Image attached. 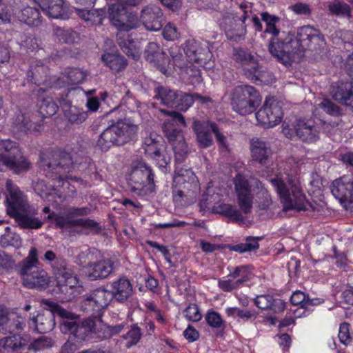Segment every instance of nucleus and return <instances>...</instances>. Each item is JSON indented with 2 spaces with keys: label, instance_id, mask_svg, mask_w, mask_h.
Instances as JSON below:
<instances>
[{
  "label": "nucleus",
  "instance_id": "obj_59",
  "mask_svg": "<svg viewBox=\"0 0 353 353\" xmlns=\"http://www.w3.org/2000/svg\"><path fill=\"white\" fill-rule=\"evenodd\" d=\"M200 48V43L194 40H188L185 42L183 52L188 57L190 63L195 60Z\"/></svg>",
  "mask_w": 353,
  "mask_h": 353
},
{
  "label": "nucleus",
  "instance_id": "obj_23",
  "mask_svg": "<svg viewBox=\"0 0 353 353\" xmlns=\"http://www.w3.org/2000/svg\"><path fill=\"white\" fill-rule=\"evenodd\" d=\"M41 121L37 115L19 112L16 115L12 123V131L15 134H26L28 131L39 130Z\"/></svg>",
  "mask_w": 353,
  "mask_h": 353
},
{
  "label": "nucleus",
  "instance_id": "obj_13",
  "mask_svg": "<svg viewBox=\"0 0 353 353\" xmlns=\"http://www.w3.org/2000/svg\"><path fill=\"white\" fill-rule=\"evenodd\" d=\"M239 8L242 14L239 18L230 16L224 17L221 24L228 39L231 41H239L244 39L247 32L245 23L251 14L250 6L245 3H241Z\"/></svg>",
  "mask_w": 353,
  "mask_h": 353
},
{
  "label": "nucleus",
  "instance_id": "obj_31",
  "mask_svg": "<svg viewBox=\"0 0 353 353\" xmlns=\"http://www.w3.org/2000/svg\"><path fill=\"white\" fill-rule=\"evenodd\" d=\"M114 263L110 259L101 260L91 264L88 277L92 281L107 278L113 270Z\"/></svg>",
  "mask_w": 353,
  "mask_h": 353
},
{
  "label": "nucleus",
  "instance_id": "obj_17",
  "mask_svg": "<svg viewBox=\"0 0 353 353\" xmlns=\"http://www.w3.org/2000/svg\"><path fill=\"white\" fill-rule=\"evenodd\" d=\"M161 112L168 116L162 124L163 134L168 141L172 145L174 142L184 139L181 130L178 128L179 125L186 126L183 116L174 110H161Z\"/></svg>",
  "mask_w": 353,
  "mask_h": 353
},
{
  "label": "nucleus",
  "instance_id": "obj_42",
  "mask_svg": "<svg viewBox=\"0 0 353 353\" xmlns=\"http://www.w3.org/2000/svg\"><path fill=\"white\" fill-rule=\"evenodd\" d=\"M109 19L112 24L115 26L119 31H125L126 11L120 10L115 8V6L112 5L108 8Z\"/></svg>",
  "mask_w": 353,
  "mask_h": 353
},
{
  "label": "nucleus",
  "instance_id": "obj_61",
  "mask_svg": "<svg viewBox=\"0 0 353 353\" xmlns=\"http://www.w3.org/2000/svg\"><path fill=\"white\" fill-rule=\"evenodd\" d=\"M325 45V41L323 34L319 30L316 29V32L313 33L310 43L307 49L310 50H316L323 48Z\"/></svg>",
  "mask_w": 353,
  "mask_h": 353
},
{
  "label": "nucleus",
  "instance_id": "obj_43",
  "mask_svg": "<svg viewBox=\"0 0 353 353\" xmlns=\"http://www.w3.org/2000/svg\"><path fill=\"white\" fill-rule=\"evenodd\" d=\"M58 110V105L50 98L43 99L39 104V111L34 114L39 121H43L44 118H47L54 115Z\"/></svg>",
  "mask_w": 353,
  "mask_h": 353
},
{
  "label": "nucleus",
  "instance_id": "obj_22",
  "mask_svg": "<svg viewBox=\"0 0 353 353\" xmlns=\"http://www.w3.org/2000/svg\"><path fill=\"white\" fill-rule=\"evenodd\" d=\"M109 286L113 300L119 303H126L133 294L132 285L125 277H120Z\"/></svg>",
  "mask_w": 353,
  "mask_h": 353
},
{
  "label": "nucleus",
  "instance_id": "obj_26",
  "mask_svg": "<svg viewBox=\"0 0 353 353\" xmlns=\"http://www.w3.org/2000/svg\"><path fill=\"white\" fill-rule=\"evenodd\" d=\"M250 151L252 160L261 165H265L272 155L270 147L266 141L258 137L250 140Z\"/></svg>",
  "mask_w": 353,
  "mask_h": 353
},
{
  "label": "nucleus",
  "instance_id": "obj_48",
  "mask_svg": "<svg viewBox=\"0 0 353 353\" xmlns=\"http://www.w3.org/2000/svg\"><path fill=\"white\" fill-rule=\"evenodd\" d=\"M214 211L237 222H242L244 219L241 212L235 206L230 204H220L215 207Z\"/></svg>",
  "mask_w": 353,
  "mask_h": 353
},
{
  "label": "nucleus",
  "instance_id": "obj_51",
  "mask_svg": "<svg viewBox=\"0 0 353 353\" xmlns=\"http://www.w3.org/2000/svg\"><path fill=\"white\" fill-rule=\"evenodd\" d=\"M47 219L53 220L55 225L59 228H69L77 226V219H72L68 212L66 216H60L53 212L48 216Z\"/></svg>",
  "mask_w": 353,
  "mask_h": 353
},
{
  "label": "nucleus",
  "instance_id": "obj_7",
  "mask_svg": "<svg viewBox=\"0 0 353 353\" xmlns=\"http://www.w3.org/2000/svg\"><path fill=\"white\" fill-rule=\"evenodd\" d=\"M137 130V125L126 119H120L101 133L97 144L102 151L106 152L112 146L123 145L132 141Z\"/></svg>",
  "mask_w": 353,
  "mask_h": 353
},
{
  "label": "nucleus",
  "instance_id": "obj_50",
  "mask_svg": "<svg viewBox=\"0 0 353 353\" xmlns=\"http://www.w3.org/2000/svg\"><path fill=\"white\" fill-rule=\"evenodd\" d=\"M93 296L94 299L98 303L101 310L106 308L109 304L114 301L110 290H105L104 288H98L90 292Z\"/></svg>",
  "mask_w": 353,
  "mask_h": 353
},
{
  "label": "nucleus",
  "instance_id": "obj_32",
  "mask_svg": "<svg viewBox=\"0 0 353 353\" xmlns=\"http://www.w3.org/2000/svg\"><path fill=\"white\" fill-rule=\"evenodd\" d=\"M27 346L26 340L19 335H13L0 339V348L2 353H22Z\"/></svg>",
  "mask_w": 353,
  "mask_h": 353
},
{
  "label": "nucleus",
  "instance_id": "obj_15",
  "mask_svg": "<svg viewBox=\"0 0 353 353\" xmlns=\"http://www.w3.org/2000/svg\"><path fill=\"white\" fill-rule=\"evenodd\" d=\"M43 259L50 265L57 279H61L58 283H62L60 284L62 287L74 286L72 281H75V277L72 276V272L68 267L67 262L63 256H57L54 252L48 250L45 252Z\"/></svg>",
  "mask_w": 353,
  "mask_h": 353
},
{
  "label": "nucleus",
  "instance_id": "obj_64",
  "mask_svg": "<svg viewBox=\"0 0 353 353\" xmlns=\"http://www.w3.org/2000/svg\"><path fill=\"white\" fill-rule=\"evenodd\" d=\"M162 35L165 40L174 41L179 38V33L176 26L171 23H168L163 29Z\"/></svg>",
  "mask_w": 353,
  "mask_h": 353
},
{
  "label": "nucleus",
  "instance_id": "obj_9",
  "mask_svg": "<svg viewBox=\"0 0 353 353\" xmlns=\"http://www.w3.org/2000/svg\"><path fill=\"white\" fill-rule=\"evenodd\" d=\"M261 101L256 88L249 85L236 86L231 93L232 109L241 115H247L255 111Z\"/></svg>",
  "mask_w": 353,
  "mask_h": 353
},
{
  "label": "nucleus",
  "instance_id": "obj_12",
  "mask_svg": "<svg viewBox=\"0 0 353 353\" xmlns=\"http://www.w3.org/2000/svg\"><path fill=\"white\" fill-rule=\"evenodd\" d=\"M260 16L261 17L262 21L265 24L263 33L272 35L268 44V50L271 55L277 60L283 43H289L292 39L287 37L288 32H281L279 29L277 28L276 23L281 20L279 17L271 14L268 12H262Z\"/></svg>",
  "mask_w": 353,
  "mask_h": 353
},
{
  "label": "nucleus",
  "instance_id": "obj_55",
  "mask_svg": "<svg viewBox=\"0 0 353 353\" xmlns=\"http://www.w3.org/2000/svg\"><path fill=\"white\" fill-rule=\"evenodd\" d=\"M205 319L209 326L216 329L225 328L224 321L219 313L213 310L207 312Z\"/></svg>",
  "mask_w": 353,
  "mask_h": 353
},
{
  "label": "nucleus",
  "instance_id": "obj_14",
  "mask_svg": "<svg viewBox=\"0 0 353 353\" xmlns=\"http://www.w3.org/2000/svg\"><path fill=\"white\" fill-rule=\"evenodd\" d=\"M155 93L154 97L168 107L185 111L191 106L192 99L188 93L163 86L157 87Z\"/></svg>",
  "mask_w": 353,
  "mask_h": 353
},
{
  "label": "nucleus",
  "instance_id": "obj_28",
  "mask_svg": "<svg viewBox=\"0 0 353 353\" xmlns=\"http://www.w3.org/2000/svg\"><path fill=\"white\" fill-rule=\"evenodd\" d=\"M26 325L24 319L16 314L0 313V331L8 333H19Z\"/></svg>",
  "mask_w": 353,
  "mask_h": 353
},
{
  "label": "nucleus",
  "instance_id": "obj_29",
  "mask_svg": "<svg viewBox=\"0 0 353 353\" xmlns=\"http://www.w3.org/2000/svg\"><path fill=\"white\" fill-rule=\"evenodd\" d=\"M243 71L245 75L252 82L269 83L272 81V74L258 63H252V65L245 67Z\"/></svg>",
  "mask_w": 353,
  "mask_h": 353
},
{
  "label": "nucleus",
  "instance_id": "obj_11",
  "mask_svg": "<svg viewBox=\"0 0 353 353\" xmlns=\"http://www.w3.org/2000/svg\"><path fill=\"white\" fill-rule=\"evenodd\" d=\"M154 174L148 164L139 162L133 168L129 179L131 191L140 196L149 195L154 192Z\"/></svg>",
  "mask_w": 353,
  "mask_h": 353
},
{
  "label": "nucleus",
  "instance_id": "obj_49",
  "mask_svg": "<svg viewBox=\"0 0 353 353\" xmlns=\"http://www.w3.org/2000/svg\"><path fill=\"white\" fill-rule=\"evenodd\" d=\"M81 310L85 313H91L94 318L99 317L101 311L91 293L84 296L80 304Z\"/></svg>",
  "mask_w": 353,
  "mask_h": 353
},
{
  "label": "nucleus",
  "instance_id": "obj_60",
  "mask_svg": "<svg viewBox=\"0 0 353 353\" xmlns=\"http://www.w3.org/2000/svg\"><path fill=\"white\" fill-rule=\"evenodd\" d=\"M171 57L172 58L174 65L180 69H187L189 66V63H191L186 54L181 51H179L176 53H174L173 51H172Z\"/></svg>",
  "mask_w": 353,
  "mask_h": 353
},
{
  "label": "nucleus",
  "instance_id": "obj_52",
  "mask_svg": "<svg viewBox=\"0 0 353 353\" xmlns=\"http://www.w3.org/2000/svg\"><path fill=\"white\" fill-rule=\"evenodd\" d=\"M6 232L1 236L0 243L3 247L14 246L19 248L21 245V239L16 232H12L10 227L6 228Z\"/></svg>",
  "mask_w": 353,
  "mask_h": 353
},
{
  "label": "nucleus",
  "instance_id": "obj_40",
  "mask_svg": "<svg viewBox=\"0 0 353 353\" xmlns=\"http://www.w3.org/2000/svg\"><path fill=\"white\" fill-rule=\"evenodd\" d=\"M329 13L332 15L350 19L352 10L350 6L344 1L334 0L327 5Z\"/></svg>",
  "mask_w": 353,
  "mask_h": 353
},
{
  "label": "nucleus",
  "instance_id": "obj_25",
  "mask_svg": "<svg viewBox=\"0 0 353 353\" xmlns=\"http://www.w3.org/2000/svg\"><path fill=\"white\" fill-rule=\"evenodd\" d=\"M47 311L38 314L36 316H33L30 320V323L34 326L35 330L38 333H47L53 330L55 326L54 317L57 313L51 311L43 305Z\"/></svg>",
  "mask_w": 353,
  "mask_h": 353
},
{
  "label": "nucleus",
  "instance_id": "obj_39",
  "mask_svg": "<svg viewBox=\"0 0 353 353\" xmlns=\"http://www.w3.org/2000/svg\"><path fill=\"white\" fill-rule=\"evenodd\" d=\"M117 43L123 53L126 55L131 57L134 60H138L140 58L141 51L137 45V42L130 39L128 37L124 39L118 36Z\"/></svg>",
  "mask_w": 353,
  "mask_h": 353
},
{
  "label": "nucleus",
  "instance_id": "obj_54",
  "mask_svg": "<svg viewBox=\"0 0 353 353\" xmlns=\"http://www.w3.org/2000/svg\"><path fill=\"white\" fill-rule=\"evenodd\" d=\"M142 336L141 328L137 325L131 326L130 330L124 335L123 338L127 340L126 347L129 348L132 345L137 344Z\"/></svg>",
  "mask_w": 353,
  "mask_h": 353
},
{
  "label": "nucleus",
  "instance_id": "obj_46",
  "mask_svg": "<svg viewBox=\"0 0 353 353\" xmlns=\"http://www.w3.org/2000/svg\"><path fill=\"white\" fill-rule=\"evenodd\" d=\"M102 60L105 65L114 72H119L127 65L125 58L120 54H105L102 56Z\"/></svg>",
  "mask_w": 353,
  "mask_h": 353
},
{
  "label": "nucleus",
  "instance_id": "obj_30",
  "mask_svg": "<svg viewBox=\"0 0 353 353\" xmlns=\"http://www.w3.org/2000/svg\"><path fill=\"white\" fill-rule=\"evenodd\" d=\"M145 59L158 67H162L168 62L166 54L156 42H150L144 51Z\"/></svg>",
  "mask_w": 353,
  "mask_h": 353
},
{
  "label": "nucleus",
  "instance_id": "obj_62",
  "mask_svg": "<svg viewBox=\"0 0 353 353\" xmlns=\"http://www.w3.org/2000/svg\"><path fill=\"white\" fill-rule=\"evenodd\" d=\"M77 226L90 230L92 232L99 233L101 228L98 222L90 219H77Z\"/></svg>",
  "mask_w": 353,
  "mask_h": 353
},
{
  "label": "nucleus",
  "instance_id": "obj_4",
  "mask_svg": "<svg viewBox=\"0 0 353 353\" xmlns=\"http://www.w3.org/2000/svg\"><path fill=\"white\" fill-rule=\"evenodd\" d=\"M39 168L46 176L58 182V185L66 179L74 164L72 157L68 152L54 150L41 152L39 157Z\"/></svg>",
  "mask_w": 353,
  "mask_h": 353
},
{
  "label": "nucleus",
  "instance_id": "obj_3",
  "mask_svg": "<svg viewBox=\"0 0 353 353\" xmlns=\"http://www.w3.org/2000/svg\"><path fill=\"white\" fill-rule=\"evenodd\" d=\"M235 190L237 194V200L239 208L244 214L251 212L253 204L252 188H256L258 206L260 210H267L272 205V201L270 194L264 188L263 183L256 178H246L241 174H238L234 179Z\"/></svg>",
  "mask_w": 353,
  "mask_h": 353
},
{
  "label": "nucleus",
  "instance_id": "obj_37",
  "mask_svg": "<svg viewBox=\"0 0 353 353\" xmlns=\"http://www.w3.org/2000/svg\"><path fill=\"white\" fill-rule=\"evenodd\" d=\"M290 302L294 305H299L301 308L308 309L310 306H315L322 303L319 298H310L308 294L296 290L290 296Z\"/></svg>",
  "mask_w": 353,
  "mask_h": 353
},
{
  "label": "nucleus",
  "instance_id": "obj_10",
  "mask_svg": "<svg viewBox=\"0 0 353 353\" xmlns=\"http://www.w3.org/2000/svg\"><path fill=\"white\" fill-rule=\"evenodd\" d=\"M172 188L175 202L181 203L184 197H192L199 190L194 173L182 165H176Z\"/></svg>",
  "mask_w": 353,
  "mask_h": 353
},
{
  "label": "nucleus",
  "instance_id": "obj_34",
  "mask_svg": "<svg viewBox=\"0 0 353 353\" xmlns=\"http://www.w3.org/2000/svg\"><path fill=\"white\" fill-rule=\"evenodd\" d=\"M49 17L59 19L63 15V0H34Z\"/></svg>",
  "mask_w": 353,
  "mask_h": 353
},
{
  "label": "nucleus",
  "instance_id": "obj_35",
  "mask_svg": "<svg viewBox=\"0 0 353 353\" xmlns=\"http://www.w3.org/2000/svg\"><path fill=\"white\" fill-rule=\"evenodd\" d=\"M78 16L83 19L88 26H101L106 17V10L105 8L85 10L77 9Z\"/></svg>",
  "mask_w": 353,
  "mask_h": 353
},
{
  "label": "nucleus",
  "instance_id": "obj_5",
  "mask_svg": "<svg viewBox=\"0 0 353 353\" xmlns=\"http://www.w3.org/2000/svg\"><path fill=\"white\" fill-rule=\"evenodd\" d=\"M38 250L32 247L26 258L19 265V274L24 286L36 290H45L49 285L50 278L47 272L39 266Z\"/></svg>",
  "mask_w": 353,
  "mask_h": 353
},
{
  "label": "nucleus",
  "instance_id": "obj_6",
  "mask_svg": "<svg viewBox=\"0 0 353 353\" xmlns=\"http://www.w3.org/2000/svg\"><path fill=\"white\" fill-rule=\"evenodd\" d=\"M315 32L316 29L310 26L299 28L296 36L288 32L287 37L292 39L289 43H283L277 61L286 66L290 65L292 62L299 61Z\"/></svg>",
  "mask_w": 353,
  "mask_h": 353
},
{
  "label": "nucleus",
  "instance_id": "obj_38",
  "mask_svg": "<svg viewBox=\"0 0 353 353\" xmlns=\"http://www.w3.org/2000/svg\"><path fill=\"white\" fill-rule=\"evenodd\" d=\"M21 151L17 142L10 139L0 141V165L15 157Z\"/></svg>",
  "mask_w": 353,
  "mask_h": 353
},
{
  "label": "nucleus",
  "instance_id": "obj_41",
  "mask_svg": "<svg viewBox=\"0 0 353 353\" xmlns=\"http://www.w3.org/2000/svg\"><path fill=\"white\" fill-rule=\"evenodd\" d=\"M109 19L112 24L115 26L119 31H125L126 11L120 10L115 8V6L112 5L108 8Z\"/></svg>",
  "mask_w": 353,
  "mask_h": 353
},
{
  "label": "nucleus",
  "instance_id": "obj_56",
  "mask_svg": "<svg viewBox=\"0 0 353 353\" xmlns=\"http://www.w3.org/2000/svg\"><path fill=\"white\" fill-rule=\"evenodd\" d=\"M212 56V53L208 47L201 46L196 59L193 62L198 63L200 66L211 68L212 66L210 63Z\"/></svg>",
  "mask_w": 353,
  "mask_h": 353
},
{
  "label": "nucleus",
  "instance_id": "obj_53",
  "mask_svg": "<svg viewBox=\"0 0 353 353\" xmlns=\"http://www.w3.org/2000/svg\"><path fill=\"white\" fill-rule=\"evenodd\" d=\"M172 149L174 152L176 165H181L188 154V148L185 139H181L172 144Z\"/></svg>",
  "mask_w": 353,
  "mask_h": 353
},
{
  "label": "nucleus",
  "instance_id": "obj_58",
  "mask_svg": "<svg viewBox=\"0 0 353 353\" xmlns=\"http://www.w3.org/2000/svg\"><path fill=\"white\" fill-rule=\"evenodd\" d=\"M87 76V73L79 68H72L66 74L67 83L71 85L81 83Z\"/></svg>",
  "mask_w": 353,
  "mask_h": 353
},
{
  "label": "nucleus",
  "instance_id": "obj_45",
  "mask_svg": "<svg viewBox=\"0 0 353 353\" xmlns=\"http://www.w3.org/2000/svg\"><path fill=\"white\" fill-rule=\"evenodd\" d=\"M54 32L58 40L64 43L72 44L78 43L80 40V34L70 28L57 27Z\"/></svg>",
  "mask_w": 353,
  "mask_h": 353
},
{
  "label": "nucleus",
  "instance_id": "obj_20",
  "mask_svg": "<svg viewBox=\"0 0 353 353\" xmlns=\"http://www.w3.org/2000/svg\"><path fill=\"white\" fill-rule=\"evenodd\" d=\"M295 135L305 143H314L319 139L321 127L313 120L299 119L293 125Z\"/></svg>",
  "mask_w": 353,
  "mask_h": 353
},
{
  "label": "nucleus",
  "instance_id": "obj_1",
  "mask_svg": "<svg viewBox=\"0 0 353 353\" xmlns=\"http://www.w3.org/2000/svg\"><path fill=\"white\" fill-rule=\"evenodd\" d=\"M8 194L6 195V211L13 218L21 228L39 229L43 222L36 217L37 210L31 206L23 193L11 180L6 184Z\"/></svg>",
  "mask_w": 353,
  "mask_h": 353
},
{
  "label": "nucleus",
  "instance_id": "obj_18",
  "mask_svg": "<svg viewBox=\"0 0 353 353\" xmlns=\"http://www.w3.org/2000/svg\"><path fill=\"white\" fill-rule=\"evenodd\" d=\"M331 192L345 209L353 208V176L344 175L334 180Z\"/></svg>",
  "mask_w": 353,
  "mask_h": 353
},
{
  "label": "nucleus",
  "instance_id": "obj_57",
  "mask_svg": "<svg viewBox=\"0 0 353 353\" xmlns=\"http://www.w3.org/2000/svg\"><path fill=\"white\" fill-rule=\"evenodd\" d=\"M52 345L53 341L51 338L42 336L31 342L30 344L28 345V349L37 352L51 347Z\"/></svg>",
  "mask_w": 353,
  "mask_h": 353
},
{
  "label": "nucleus",
  "instance_id": "obj_47",
  "mask_svg": "<svg viewBox=\"0 0 353 353\" xmlns=\"http://www.w3.org/2000/svg\"><path fill=\"white\" fill-rule=\"evenodd\" d=\"M261 239L262 237L250 236L246 237L245 243L229 245V249L231 251H234L239 253H244L246 252L256 250L259 248V241Z\"/></svg>",
  "mask_w": 353,
  "mask_h": 353
},
{
  "label": "nucleus",
  "instance_id": "obj_36",
  "mask_svg": "<svg viewBox=\"0 0 353 353\" xmlns=\"http://www.w3.org/2000/svg\"><path fill=\"white\" fill-rule=\"evenodd\" d=\"M352 94L353 83L351 81H338L332 85V97L340 104L347 101V98Z\"/></svg>",
  "mask_w": 353,
  "mask_h": 353
},
{
  "label": "nucleus",
  "instance_id": "obj_63",
  "mask_svg": "<svg viewBox=\"0 0 353 353\" xmlns=\"http://www.w3.org/2000/svg\"><path fill=\"white\" fill-rule=\"evenodd\" d=\"M185 316L189 321L197 322L201 319V314L197 305L190 303L183 311Z\"/></svg>",
  "mask_w": 353,
  "mask_h": 353
},
{
  "label": "nucleus",
  "instance_id": "obj_33",
  "mask_svg": "<svg viewBox=\"0 0 353 353\" xmlns=\"http://www.w3.org/2000/svg\"><path fill=\"white\" fill-rule=\"evenodd\" d=\"M13 14L20 21L30 26H38L41 23L39 10L34 7L26 6L23 8L13 10Z\"/></svg>",
  "mask_w": 353,
  "mask_h": 353
},
{
  "label": "nucleus",
  "instance_id": "obj_19",
  "mask_svg": "<svg viewBox=\"0 0 353 353\" xmlns=\"http://www.w3.org/2000/svg\"><path fill=\"white\" fill-rule=\"evenodd\" d=\"M162 137L157 134L150 133L144 138L142 147L145 154L157 161L159 167L165 168L170 161L163 153L164 144Z\"/></svg>",
  "mask_w": 353,
  "mask_h": 353
},
{
  "label": "nucleus",
  "instance_id": "obj_21",
  "mask_svg": "<svg viewBox=\"0 0 353 353\" xmlns=\"http://www.w3.org/2000/svg\"><path fill=\"white\" fill-rule=\"evenodd\" d=\"M145 28L150 31L161 29L165 21L162 10L157 6L149 5L141 10V16Z\"/></svg>",
  "mask_w": 353,
  "mask_h": 353
},
{
  "label": "nucleus",
  "instance_id": "obj_2",
  "mask_svg": "<svg viewBox=\"0 0 353 353\" xmlns=\"http://www.w3.org/2000/svg\"><path fill=\"white\" fill-rule=\"evenodd\" d=\"M270 181L283 203L285 210L307 211L312 208L296 176L285 173L276 175Z\"/></svg>",
  "mask_w": 353,
  "mask_h": 353
},
{
  "label": "nucleus",
  "instance_id": "obj_27",
  "mask_svg": "<svg viewBox=\"0 0 353 353\" xmlns=\"http://www.w3.org/2000/svg\"><path fill=\"white\" fill-rule=\"evenodd\" d=\"M31 168V163L24 157L21 152H19L15 157L9 159L0 165V171L10 170L14 174H20L28 172Z\"/></svg>",
  "mask_w": 353,
  "mask_h": 353
},
{
  "label": "nucleus",
  "instance_id": "obj_44",
  "mask_svg": "<svg viewBox=\"0 0 353 353\" xmlns=\"http://www.w3.org/2000/svg\"><path fill=\"white\" fill-rule=\"evenodd\" d=\"M64 114L70 123L77 125L83 123L88 117L87 111L76 105H70Z\"/></svg>",
  "mask_w": 353,
  "mask_h": 353
},
{
  "label": "nucleus",
  "instance_id": "obj_8",
  "mask_svg": "<svg viewBox=\"0 0 353 353\" xmlns=\"http://www.w3.org/2000/svg\"><path fill=\"white\" fill-rule=\"evenodd\" d=\"M41 304L57 313V316L61 319L59 327L62 333L69 334L70 339L74 340L76 342L79 343L83 341V329L82 327H79V315L65 310L58 303L48 299H42Z\"/></svg>",
  "mask_w": 353,
  "mask_h": 353
},
{
  "label": "nucleus",
  "instance_id": "obj_16",
  "mask_svg": "<svg viewBox=\"0 0 353 353\" xmlns=\"http://www.w3.org/2000/svg\"><path fill=\"white\" fill-rule=\"evenodd\" d=\"M283 111L274 98H267L263 106L256 112V119L263 128H272L281 121Z\"/></svg>",
  "mask_w": 353,
  "mask_h": 353
},
{
  "label": "nucleus",
  "instance_id": "obj_24",
  "mask_svg": "<svg viewBox=\"0 0 353 353\" xmlns=\"http://www.w3.org/2000/svg\"><path fill=\"white\" fill-rule=\"evenodd\" d=\"M214 122L194 120L192 128L196 134V141L199 146L206 148L213 143V139L211 134L212 125Z\"/></svg>",
  "mask_w": 353,
  "mask_h": 353
}]
</instances>
